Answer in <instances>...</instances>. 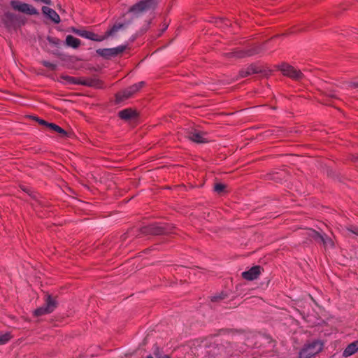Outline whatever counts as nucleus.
Wrapping results in <instances>:
<instances>
[{
	"label": "nucleus",
	"instance_id": "f257e3e1",
	"mask_svg": "<svg viewBox=\"0 0 358 358\" xmlns=\"http://www.w3.org/2000/svg\"><path fill=\"white\" fill-rule=\"evenodd\" d=\"M323 344L319 341H314L306 344L299 353V358H310L322 351Z\"/></svg>",
	"mask_w": 358,
	"mask_h": 358
},
{
	"label": "nucleus",
	"instance_id": "f03ea898",
	"mask_svg": "<svg viewBox=\"0 0 358 358\" xmlns=\"http://www.w3.org/2000/svg\"><path fill=\"white\" fill-rule=\"evenodd\" d=\"M156 0H141L132 5L128 10V13L138 15L150 10L155 9Z\"/></svg>",
	"mask_w": 358,
	"mask_h": 358
},
{
	"label": "nucleus",
	"instance_id": "7ed1b4c3",
	"mask_svg": "<svg viewBox=\"0 0 358 358\" xmlns=\"http://www.w3.org/2000/svg\"><path fill=\"white\" fill-rule=\"evenodd\" d=\"M44 301V305L34 310V315L41 316L50 314L52 313L57 306L58 303L56 297H52L50 294H45Z\"/></svg>",
	"mask_w": 358,
	"mask_h": 358
},
{
	"label": "nucleus",
	"instance_id": "20e7f679",
	"mask_svg": "<svg viewBox=\"0 0 358 358\" xmlns=\"http://www.w3.org/2000/svg\"><path fill=\"white\" fill-rule=\"evenodd\" d=\"M145 86V83L141 81L138 83L134 84L129 87L117 92L115 94V101L119 103L126 99L131 97L134 94L138 92L141 88Z\"/></svg>",
	"mask_w": 358,
	"mask_h": 358
},
{
	"label": "nucleus",
	"instance_id": "39448f33",
	"mask_svg": "<svg viewBox=\"0 0 358 358\" xmlns=\"http://www.w3.org/2000/svg\"><path fill=\"white\" fill-rule=\"evenodd\" d=\"M304 234L312 238L315 241L322 243L326 248H334V242L326 234H321L313 229H306Z\"/></svg>",
	"mask_w": 358,
	"mask_h": 358
},
{
	"label": "nucleus",
	"instance_id": "423d86ee",
	"mask_svg": "<svg viewBox=\"0 0 358 358\" xmlns=\"http://www.w3.org/2000/svg\"><path fill=\"white\" fill-rule=\"evenodd\" d=\"M10 5L12 7V8L15 10L19 11L22 13H25L27 15H38L39 13L34 6L31 5H29L28 3L17 1V0H12L10 2Z\"/></svg>",
	"mask_w": 358,
	"mask_h": 358
},
{
	"label": "nucleus",
	"instance_id": "0eeeda50",
	"mask_svg": "<svg viewBox=\"0 0 358 358\" xmlns=\"http://www.w3.org/2000/svg\"><path fill=\"white\" fill-rule=\"evenodd\" d=\"M143 233L161 235L169 233L168 225L165 224H151L142 229Z\"/></svg>",
	"mask_w": 358,
	"mask_h": 358
},
{
	"label": "nucleus",
	"instance_id": "6e6552de",
	"mask_svg": "<svg viewBox=\"0 0 358 358\" xmlns=\"http://www.w3.org/2000/svg\"><path fill=\"white\" fill-rule=\"evenodd\" d=\"M126 49L125 45H120L113 48H100L96 50V53L105 59H110L123 52Z\"/></svg>",
	"mask_w": 358,
	"mask_h": 358
},
{
	"label": "nucleus",
	"instance_id": "1a4fd4ad",
	"mask_svg": "<svg viewBox=\"0 0 358 358\" xmlns=\"http://www.w3.org/2000/svg\"><path fill=\"white\" fill-rule=\"evenodd\" d=\"M280 69L284 76H288L292 79L300 80L303 78L301 71L297 70L294 67L287 64H282L280 66Z\"/></svg>",
	"mask_w": 358,
	"mask_h": 358
},
{
	"label": "nucleus",
	"instance_id": "9d476101",
	"mask_svg": "<svg viewBox=\"0 0 358 358\" xmlns=\"http://www.w3.org/2000/svg\"><path fill=\"white\" fill-rule=\"evenodd\" d=\"M262 51V48L258 45H255L249 49L245 50H237L234 52H231L230 55L231 57H234L236 58H243L245 57L253 56L256 54L259 53Z\"/></svg>",
	"mask_w": 358,
	"mask_h": 358
},
{
	"label": "nucleus",
	"instance_id": "9b49d317",
	"mask_svg": "<svg viewBox=\"0 0 358 358\" xmlns=\"http://www.w3.org/2000/svg\"><path fill=\"white\" fill-rule=\"evenodd\" d=\"M187 137L195 143H201L206 142L204 134L193 128L187 131Z\"/></svg>",
	"mask_w": 358,
	"mask_h": 358
},
{
	"label": "nucleus",
	"instance_id": "f8f14e48",
	"mask_svg": "<svg viewBox=\"0 0 358 358\" xmlns=\"http://www.w3.org/2000/svg\"><path fill=\"white\" fill-rule=\"evenodd\" d=\"M262 268L260 266H255L248 271L242 273V277L247 280H254L258 278L261 274Z\"/></svg>",
	"mask_w": 358,
	"mask_h": 358
},
{
	"label": "nucleus",
	"instance_id": "ddd939ff",
	"mask_svg": "<svg viewBox=\"0 0 358 358\" xmlns=\"http://www.w3.org/2000/svg\"><path fill=\"white\" fill-rule=\"evenodd\" d=\"M3 20L7 27L14 26L20 22V17L10 11L6 12Z\"/></svg>",
	"mask_w": 358,
	"mask_h": 358
},
{
	"label": "nucleus",
	"instance_id": "4468645a",
	"mask_svg": "<svg viewBox=\"0 0 358 358\" xmlns=\"http://www.w3.org/2000/svg\"><path fill=\"white\" fill-rule=\"evenodd\" d=\"M81 85L101 89L103 87V83L96 78H82Z\"/></svg>",
	"mask_w": 358,
	"mask_h": 358
},
{
	"label": "nucleus",
	"instance_id": "2eb2a0df",
	"mask_svg": "<svg viewBox=\"0 0 358 358\" xmlns=\"http://www.w3.org/2000/svg\"><path fill=\"white\" fill-rule=\"evenodd\" d=\"M118 115L122 120L126 121L134 120L138 116L136 111L132 108H126L122 110L119 112Z\"/></svg>",
	"mask_w": 358,
	"mask_h": 358
},
{
	"label": "nucleus",
	"instance_id": "dca6fc26",
	"mask_svg": "<svg viewBox=\"0 0 358 358\" xmlns=\"http://www.w3.org/2000/svg\"><path fill=\"white\" fill-rule=\"evenodd\" d=\"M42 11L45 16H47L55 23L58 24L60 22L59 15L57 13V12L55 10L47 6H43L42 8Z\"/></svg>",
	"mask_w": 358,
	"mask_h": 358
},
{
	"label": "nucleus",
	"instance_id": "f3484780",
	"mask_svg": "<svg viewBox=\"0 0 358 358\" xmlns=\"http://www.w3.org/2000/svg\"><path fill=\"white\" fill-rule=\"evenodd\" d=\"M358 352V340L350 343L343 350V356L348 357Z\"/></svg>",
	"mask_w": 358,
	"mask_h": 358
},
{
	"label": "nucleus",
	"instance_id": "a211bd4d",
	"mask_svg": "<svg viewBox=\"0 0 358 358\" xmlns=\"http://www.w3.org/2000/svg\"><path fill=\"white\" fill-rule=\"evenodd\" d=\"M60 79L62 80L65 83L70 85H80L82 78H76L67 75H62Z\"/></svg>",
	"mask_w": 358,
	"mask_h": 358
},
{
	"label": "nucleus",
	"instance_id": "6ab92c4d",
	"mask_svg": "<svg viewBox=\"0 0 358 358\" xmlns=\"http://www.w3.org/2000/svg\"><path fill=\"white\" fill-rule=\"evenodd\" d=\"M80 40L71 36L68 35L66 38V45L73 48H78L80 45Z\"/></svg>",
	"mask_w": 358,
	"mask_h": 358
},
{
	"label": "nucleus",
	"instance_id": "aec40b11",
	"mask_svg": "<svg viewBox=\"0 0 358 358\" xmlns=\"http://www.w3.org/2000/svg\"><path fill=\"white\" fill-rule=\"evenodd\" d=\"M125 26L123 23H118L115 24L110 29H108L106 33V38H109L110 36H113L115 35V34L120 30L121 29L124 28Z\"/></svg>",
	"mask_w": 358,
	"mask_h": 358
},
{
	"label": "nucleus",
	"instance_id": "412c9836",
	"mask_svg": "<svg viewBox=\"0 0 358 358\" xmlns=\"http://www.w3.org/2000/svg\"><path fill=\"white\" fill-rule=\"evenodd\" d=\"M48 128L58 133L62 137L67 136V135H68L67 132L64 129H62V127H60L59 126H58L56 124L50 123V124H48Z\"/></svg>",
	"mask_w": 358,
	"mask_h": 358
},
{
	"label": "nucleus",
	"instance_id": "4be33fe9",
	"mask_svg": "<svg viewBox=\"0 0 358 358\" xmlns=\"http://www.w3.org/2000/svg\"><path fill=\"white\" fill-rule=\"evenodd\" d=\"M258 71L256 69L255 66H250L248 67L246 69L241 70L239 73L241 78H245L252 73H256Z\"/></svg>",
	"mask_w": 358,
	"mask_h": 358
},
{
	"label": "nucleus",
	"instance_id": "5701e85b",
	"mask_svg": "<svg viewBox=\"0 0 358 358\" xmlns=\"http://www.w3.org/2000/svg\"><path fill=\"white\" fill-rule=\"evenodd\" d=\"M73 31L76 34H77V35H78V36H80L81 37L87 38V39H90L93 36L92 35V32L88 31H85V30H80V29H73Z\"/></svg>",
	"mask_w": 358,
	"mask_h": 358
},
{
	"label": "nucleus",
	"instance_id": "b1692460",
	"mask_svg": "<svg viewBox=\"0 0 358 358\" xmlns=\"http://www.w3.org/2000/svg\"><path fill=\"white\" fill-rule=\"evenodd\" d=\"M10 334H0V345L5 344L10 339Z\"/></svg>",
	"mask_w": 358,
	"mask_h": 358
},
{
	"label": "nucleus",
	"instance_id": "393cba45",
	"mask_svg": "<svg viewBox=\"0 0 358 358\" xmlns=\"http://www.w3.org/2000/svg\"><path fill=\"white\" fill-rule=\"evenodd\" d=\"M41 64H43V66H44L45 67H47L52 71L55 70L56 68H57V65L55 64H52L48 61H45V60H43L41 62Z\"/></svg>",
	"mask_w": 358,
	"mask_h": 358
},
{
	"label": "nucleus",
	"instance_id": "a878e982",
	"mask_svg": "<svg viewBox=\"0 0 358 358\" xmlns=\"http://www.w3.org/2000/svg\"><path fill=\"white\" fill-rule=\"evenodd\" d=\"M226 188V185H224V184H222V183H217L215 184V187H214V190L220 194L222 193V192H224V190Z\"/></svg>",
	"mask_w": 358,
	"mask_h": 358
},
{
	"label": "nucleus",
	"instance_id": "bb28decb",
	"mask_svg": "<svg viewBox=\"0 0 358 358\" xmlns=\"http://www.w3.org/2000/svg\"><path fill=\"white\" fill-rule=\"evenodd\" d=\"M92 35L93 36H92V38H90L92 41L100 42V41L107 39L105 34L103 36H98L97 34L92 32Z\"/></svg>",
	"mask_w": 358,
	"mask_h": 358
},
{
	"label": "nucleus",
	"instance_id": "cd10ccee",
	"mask_svg": "<svg viewBox=\"0 0 358 358\" xmlns=\"http://www.w3.org/2000/svg\"><path fill=\"white\" fill-rule=\"evenodd\" d=\"M225 296H226V295L224 294L215 295L211 297V301H215V302L219 301L220 300L224 299L225 298Z\"/></svg>",
	"mask_w": 358,
	"mask_h": 358
},
{
	"label": "nucleus",
	"instance_id": "c85d7f7f",
	"mask_svg": "<svg viewBox=\"0 0 358 358\" xmlns=\"http://www.w3.org/2000/svg\"><path fill=\"white\" fill-rule=\"evenodd\" d=\"M347 230L357 236H358V227L357 226H350L347 227Z\"/></svg>",
	"mask_w": 358,
	"mask_h": 358
},
{
	"label": "nucleus",
	"instance_id": "c756f323",
	"mask_svg": "<svg viewBox=\"0 0 358 358\" xmlns=\"http://www.w3.org/2000/svg\"><path fill=\"white\" fill-rule=\"evenodd\" d=\"M36 120L41 125H44V126H46L47 127H48V124H50V123H48L46 121L43 120H41V119H39V118H36Z\"/></svg>",
	"mask_w": 358,
	"mask_h": 358
},
{
	"label": "nucleus",
	"instance_id": "7c9ffc66",
	"mask_svg": "<svg viewBox=\"0 0 358 358\" xmlns=\"http://www.w3.org/2000/svg\"><path fill=\"white\" fill-rule=\"evenodd\" d=\"M349 87H353V88H357L358 87V81L356 82H350L349 83Z\"/></svg>",
	"mask_w": 358,
	"mask_h": 358
},
{
	"label": "nucleus",
	"instance_id": "2f4dec72",
	"mask_svg": "<svg viewBox=\"0 0 358 358\" xmlns=\"http://www.w3.org/2000/svg\"><path fill=\"white\" fill-rule=\"evenodd\" d=\"M35 1H37V2H42L45 4H47V5H50L51 4V0H34Z\"/></svg>",
	"mask_w": 358,
	"mask_h": 358
},
{
	"label": "nucleus",
	"instance_id": "473e14b6",
	"mask_svg": "<svg viewBox=\"0 0 358 358\" xmlns=\"http://www.w3.org/2000/svg\"><path fill=\"white\" fill-rule=\"evenodd\" d=\"M154 355L155 356L158 358V357H160V353H159V350L158 348H157L155 351H154Z\"/></svg>",
	"mask_w": 358,
	"mask_h": 358
},
{
	"label": "nucleus",
	"instance_id": "72a5a7b5",
	"mask_svg": "<svg viewBox=\"0 0 358 358\" xmlns=\"http://www.w3.org/2000/svg\"><path fill=\"white\" fill-rule=\"evenodd\" d=\"M168 27V25L167 24H164V27H162V31H161V34H162Z\"/></svg>",
	"mask_w": 358,
	"mask_h": 358
},
{
	"label": "nucleus",
	"instance_id": "f704fd0d",
	"mask_svg": "<svg viewBox=\"0 0 358 358\" xmlns=\"http://www.w3.org/2000/svg\"><path fill=\"white\" fill-rule=\"evenodd\" d=\"M48 41H49V42L55 43V44L58 43L57 42L55 41V39H53V38H48Z\"/></svg>",
	"mask_w": 358,
	"mask_h": 358
},
{
	"label": "nucleus",
	"instance_id": "c9c22d12",
	"mask_svg": "<svg viewBox=\"0 0 358 358\" xmlns=\"http://www.w3.org/2000/svg\"><path fill=\"white\" fill-rule=\"evenodd\" d=\"M158 358H170V357L167 355H163V356H160V357H158Z\"/></svg>",
	"mask_w": 358,
	"mask_h": 358
},
{
	"label": "nucleus",
	"instance_id": "e433bc0d",
	"mask_svg": "<svg viewBox=\"0 0 358 358\" xmlns=\"http://www.w3.org/2000/svg\"><path fill=\"white\" fill-rule=\"evenodd\" d=\"M146 358H153V357H152V356H151V355H148V356H147V357H146Z\"/></svg>",
	"mask_w": 358,
	"mask_h": 358
},
{
	"label": "nucleus",
	"instance_id": "4c0bfd02",
	"mask_svg": "<svg viewBox=\"0 0 358 358\" xmlns=\"http://www.w3.org/2000/svg\"><path fill=\"white\" fill-rule=\"evenodd\" d=\"M331 97H336V96L334 94H331L330 95Z\"/></svg>",
	"mask_w": 358,
	"mask_h": 358
},
{
	"label": "nucleus",
	"instance_id": "58836bf2",
	"mask_svg": "<svg viewBox=\"0 0 358 358\" xmlns=\"http://www.w3.org/2000/svg\"><path fill=\"white\" fill-rule=\"evenodd\" d=\"M357 160H358V156H357Z\"/></svg>",
	"mask_w": 358,
	"mask_h": 358
}]
</instances>
